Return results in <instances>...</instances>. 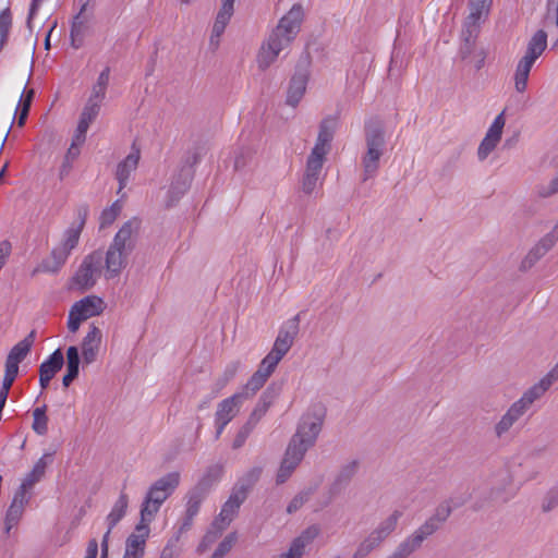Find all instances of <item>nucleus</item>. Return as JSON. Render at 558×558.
Instances as JSON below:
<instances>
[{
  "label": "nucleus",
  "mask_w": 558,
  "mask_h": 558,
  "mask_svg": "<svg viewBox=\"0 0 558 558\" xmlns=\"http://www.w3.org/2000/svg\"><path fill=\"white\" fill-rule=\"evenodd\" d=\"M31 500V495L23 489L17 488L5 514V532L9 533L21 520L26 505Z\"/></svg>",
  "instance_id": "22"
},
{
  "label": "nucleus",
  "mask_w": 558,
  "mask_h": 558,
  "mask_svg": "<svg viewBox=\"0 0 558 558\" xmlns=\"http://www.w3.org/2000/svg\"><path fill=\"white\" fill-rule=\"evenodd\" d=\"M327 155L328 154L319 151L318 148H313L306 160L305 173L320 177Z\"/></svg>",
  "instance_id": "38"
},
{
  "label": "nucleus",
  "mask_w": 558,
  "mask_h": 558,
  "mask_svg": "<svg viewBox=\"0 0 558 558\" xmlns=\"http://www.w3.org/2000/svg\"><path fill=\"white\" fill-rule=\"evenodd\" d=\"M558 507V485L553 487L544 497L542 502L543 512L547 513Z\"/></svg>",
  "instance_id": "53"
},
{
  "label": "nucleus",
  "mask_w": 558,
  "mask_h": 558,
  "mask_svg": "<svg viewBox=\"0 0 558 558\" xmlns=\"http://www.w3.org/2000/svg\"><path fill=\"white\" fill-rule=\"evenodd\" d=\"M140 221L129 220L116 233L106 254H104V268L106 279L118 277L128 265V257L135 247Z\"/></svg>",
  "instance_id": "2"
},
{
  "label": "nucleus",
  "mask_w": 558,
  "mask_h": 558,
  "mask_svg": "<svg viewBox=\"0 0 558 558\" xmlns=\"http://www.w3.org/2000/svg\"><path fill=\"white\" fill-rule=\"evenodd\" d=\"M468 31H469L468 24L463 23V28H462V33H461V36L463 39V45L460 48V56L462 59H466L471 54L473 46H474L475 40L480 33V27H476L474 36H472V37H469Z\"/></svg>",
  "instance_id": "46"
},
{
  "label": "nucleus",
  "mask_w": 558,
  "mask_h": 558,
  "mask_svg": "<svg viewBox=\"0 0 558 558\" xmlns=\"http://www.w3.org/2000/svg\"><path fill=\"white\" fill-rule=\"evenodd\" d=\"M337 124L338 119L336 117L329 116L323 119L319 124L317 140L313 148H318L319 151L329 154Z\"/></svg>",
  "instance_id": "26"
},
{
  "label": "nucleus",
  "mask_w": 558,
  "mask_h": 558,
  "mask_svg": "<svg viewBox=\"0 0 558 558\" xmlns=\"http://www.w3.org/2000/svg\"><path fill=\"white\" fill-rule=\"evenodd\" d=\"M385 539L373 530L357 546L353 554V558H365L373 550L378 548Z\"/></svg>",
  "instance_id": "35"
},
{
  "label": "nucleus",
  "mask_w": 558,
  "mask_h": 558,
  "mask_svg": "<svg viewBox=\"0 0 558 558\" xmlns=\"http://www.w3.org/2000/svg\"><path fill=\"white\" fill-rule=\"evenodd\" d=\"M64 364V356L60 349L53 351L50 356L44 361L39 366V373L53 378L56 374L62 368Z\"/></svg>",
  "instance_id": "36"
},
{
  "label": "nucleus",
  "mask_w": 558,
  "mask_h": 558,
  "mask_svg": "<svg viewBox=\"0 0 558 558\" xmlns=\"http://www.w3.org/2000/svg\"><path fill=\"white\" fill-rule=\"evenodd\" d=\"M122 206L116 201L110 207L105 208L100 215V229H105L113 223L121 211Z\"/></svg>",
  "instance_id": "47"
},
{
  "label": "nucleus",
  "mask_w": 558,
  "mask_h": 558,
  "mask_svg": "<svg viewBox=\"0 0 558 558\" xmlns=\"http://www.w3.org/2000/svg\"><path fill=\"white\" fill-rule=\"evenodd\" d=\"M326 416V410L320 404L311 407L300 418L296 432L290 439V444L307 451L311 449L322 432Z\"/></svg>",
  "instance_id": "6"
},
{
  "label": "nucleus",
  "mask_w": 558,
  "mask_h": 558,
  "mask_svg": "<svg viewBox=\"0 0 558 558\" xmlns=\"http://www.w3.org/2000/svg\"><path fill=\"white\" fill-rule=\"evenodd\" d=\"M242 402V395L236 393L219 402L215 414L216 421L229 424L238 414Z\"/></svg>",
  "instance_id": "32"
},
{
  "label": "nucleus",
  "mask_w": 558,
  "mask_h": 558,
  "mask_svg": "<svg viewBox=\"0 0 558 558\" xmlns=\"http://www.w3.org/2000/svg\"><path fill=\"white\" fill-rule=\"evenodd\" d=\"M320 533L318 525L313 524L306 527L290 545L287 553H283L288 558H301L304 549L310 545Z\"/></svg>",
  "instance_id": "27"
},
{
  "label": "nucleus",
  "mask_w": 558,
  "mask_h": 558,
  "mask_svg": "<svg viewBox=\"0 0 558 558\" xmlns=\"http://www.w3.org/2000/svg\"><path fill=\"white\" fill-rule=\"evenodd\" d=\"M547 47V33L538 29L529 40L524 56L518 61L517 68L531 72L535 61L543 54Z\"/></svg>",
  "instance_id": "11"
},
{
  "label": "nucleus",
  "mask_w": 558,
  "mask_h": 558,
  "mask_svg": "<svg viewBox=\"0 0 558 558\" xmlns=\"http://www.w3.org/2000/svg\"><path fill=\"white\" fill-rule=\"evenodd\" d=\"M307 451L300 449L295 445L288 444L283 459L280 463L279 470L276 476L277 484L286 483L293 474L295 469L299 466Z\"/></svg>",
  "instance_id": "14"
},
{
  "label": "nucleus",
  "mask_w": 558,
  "mask_h": 558,
  "mask_svg": "<svg viewBox=\"0 0 558 558\" xmlns=\"http://www.w3.org/2000/svg\"><path fill=\"white\" fill-rule=\"evenodd\" d=\"M402 512L395 510L386 519H384L376 529H374L384 539H386L396 529Z\"/></svg>",
  "instance_id": "40"
},
{
  "label": "nucleus",
  "mask_w": 558,
  "mask_h": 558,
  "mask_svg": "<svg viewBox=\"0 0 558 558\" xmlns=\"http://www.w3.org/2000/svg\"><path fill=\"white\" fill-rule=\"evenodd\" d=\"M47 405L44 404L34 409L33 411V430L40 436H44L48 432V416L46 415Z\"/></svg>",
  "instance_id": "41"
},
{
  "label": "nucleus",
  "mask_w": 558,
  "mask_h": 558,
  "mask_svg": "<svg viewBox=\"0 0 558 558\" xmlns=\"http://www.w3.org/2000/svg\"><path fill=\"white\" fill-rule=\"evenodd\" d=\"M546 254L535 244L525 255L520 264V270L526 271L531 269L541 258H543Z\"/></svg>",
  "instance_id": "48"
},
{
  "label": "nucleus",
  "mask_w": 558,
  "mask_h": 558,
  "mask_svg": "<svg viewBox=\"0 0 558 558\" xmlns=\"http://www.w3.org/2000/svg\"><path fill=\"white\" fill-rule=\"evenodd\" d=\"M254 428L255 426L246 422L236 433L232 442V448L235 450L240 449L245 444L246 439L248 438L250 434Z\"/></svg>",
  "instance_id": "54"
},
{
  "label": "nucleus",
  "mask_w": 558,
  "mask_h": 558,
  "mask_svg": "<svg viewBox=\"0 0 558 558\" xmlns=\"http://www.w3.org/2000/svg\"><path fill=\"white\" fill-rule=\"evenodd\" d=\"M316 487H307L296 494L287 507L288 513H294L298 511L315 493Z\"/></svg>",
  "instance_id": "44"
},
{
  "label": "nucleus",
  "mask_w": 558,
  "mask_h": 558,
  "mask_svg": "<svg viewBox=\"0 0 558 558\" xmlns=\"http://www.w3.org/2000/svg\"><path fill=\"white\" fill-rule=\"evenodd\" d=\"M529 75H530L529 72L522 71L515 66V72H514V76H513L515 92L522 94L526 90Z\"/></svg>",
  "instance_id": "56"
},
{
  "label": "nucleus",
  "mask_w": 558,
  "mask_h": 558,
  "mask_svg": "<svg viewBox=\"0 0 558 558\" xmlns=\"http://www.w3.org/2000/svg\"><path fill=\"white\" fill-rule=\"evenodd\" d=\"M318 180H319V177L304 173L303 180H302V191L305 194H312L314 192V190L316 189Z\"/></svg>",
  "instance_id": "64"
},
{
  "label": "nucleus",
  "mask_w": 558,
  "mask_h": 558,
  "mask_svg": "<svg viewBox=\"0 0 558 558\" xmlns=\"http://www.w3.org/2000/svg\"><path fill=\"white\" fill-rule=\"evenodd\" d=\"M452 508L448 502L440 504L435 512L427 518L416 530L407 536L396 549L386 558H409L417 551L423 543L435 534L448 520Z\"/></svg>",
  "instance_id": "4"
},
{
  "label": "nucleus",
  "mask_w": 558,
  "mask_h": 558,
  "mask_svg": "<svg viewBox=\"0 0 558 558\" xmlns=\"http://www.w3.org/2000/svg\"><path fill=\"white\" fill-rule=\"evenodd\" d=\"M102 340L101 330L95 325L89 326L87 335L83 338L81 349L83 363L89 365L97 360Z\"/></svg>",
  "instance_id": "20"
},
{
  "label": "nucleus",
  "mask_w": 558,
  "mask_h": 558,
  "mask_svg": "<svg viewBox=\"0 0 558 558\" xmlns=\"http://www.w3.org/2000/svg\"><path fill=\"white\" fill-rule=\"evenodd\" d=\"M299 329L300 314H296L294 317L282 324L274 342L272 349L286 355L293 345L294 339L299 333Z\"/></svg>",
  "instance_id": "17"
},
{
  "label": "nucleus",
  "mask_w": 558,
  "mask_h": 558,
  "mask_svg": "<svg viewBox=\"0 0 558 558\" xmlns=\"http://www.w3.org/2000/svg\"><path fill=\"white\" fill-rule=\"evenodd\" d=\"M17 374H19V369H16L14 367L5 366L4 376H3L2 386H1L0 391H3V392H5V395H9V391H10Z\"/></svg>",
  "instance_id": "59"
},
{
  "label": "nucleus",
  "mask_w": 558,
  "mask_h": 558,
  "mask_svg": "<svg viewBox=\"0 0 558 558\" xmlns=\"http://www.w3.org/2000/svg\"><path fill=\"white\" fill-rule=\"evenodd\" d=\"M195 517L196 515H194V514L185 512L179 526H178V530L174 532L173 535L178 536V538L181 539L182 534H184L191 530Z\"/></svg>",
  "instance_id": "60"
},
{
  "label": "nucleus",
  "mask_w": 558,
  "mask_h": 558,
  "mask_svg": "<svg viewBox=\"0 0 558 558\" xmlns=\"http://www.w3.org/2000/svg\"><path fill=\"white\" fill-rule=\"evenodd\" d=\"M89 214V208L86 204H82L76 208V221L72 223L74 228H78L83 231L87 217Z\"/></svg>",
  "instance_id": "61"
},
{
  "label": "nucleus",
  "mask_w": 558,
  "mask_h": 558,
  "mask_svg": "<svg viewBox=\"0 0 558 558\" xmlns=\"http://www.w3.org/2000/svg\"><path fill=\"white\" fill-rule=\"evenodd\" d=\"M100 102L101 101L94 99V97H89L81 113V118L92 123L99 113Z\"/></svg>",
  "instance_id": "51"
},
{
  "label": "nucleus",
  "mask_w": 558,
  "mask_h": 558,
  "mask_svg": "<svg viewBox=\"0 0 558 558\" xmlns=\"http://www.w3.org/2000/svg\"><path fill=\"white\" fill-rule=\"evenodd\" d=\"M268 378V376L257 368L243 387V390L236 395H242V400L253 397L265 385Z\"/></svg>",
  "instance_id": "37"
},
{
  "label": "nucleus",
  "mask_w": 558,
  "mask_h": 558,
  "mask_svg": "<svg viewBox=\"0 0 558 558\" xmlns=\"http://www.w3.org/2000/svg\"><path fill=\"white\" fill-rule=\"evenodd\" d=\"M225 530L226 529H222L220 524L215 527L211 524L210 529L204 535V537L198 546V550L203 551L208 546H210L213 543H215Z\"/></svg>",
  "instance_id": "52"
},
{
  "label": "nucleus",
  "mask_w": 558,
  "mask_h": 558,
  "mask_svg": "<svg viewBox=\"0 0 558 558\" xmlns=\"http://www.w3.org/2000/svg\"><path fill=\"white\" fill-rule=\"evenodd\" d=\"M53 461V453H45L33 466L32 471L23 478L20 489L27 492L38 483L45 475L46 469Z\"/></svg>",
  "instance_id": "31"
},
{
  "label": "nucleus",
  "mask_w": 558,
  "mask_h": 558,
  "mask_svg": "<svg viewBox=\"0 0 558 558\" xmlns=\"http://www.w3.org/2000/svg\"><path fill=\"white\" fill-rule=\"evenodd\" d=\"M312 56L305 49L295 65L294 73L290 80L286 102L289 106L295 107L303 98L307 82L311 74Z\"/></svg>",
  "instance_id": "7"
},
{
  "label": "nucleus",
  "mask_w": 558,
  "mask_h": 558,
  "mask_svg": "<svg viewBox=\"0 0 558 558\" xmlns=\"http://www.w3.org/2000/svg\"><path fill=\"white\" fill-rule=\"evenodd\" d=\"M245 499L246 497L243 492L233 488L228 500L223 504L220 513L213 521V526L215 527L220 524L222 529H227Z\"/></svg>",
  "instance_id": "18"
},
{
  "label": "nucleus",
  "mask_w": 558,
  "mask_h": 558,
  "mask_svg": "<svg viewBox=\"0 0 558 558\" xmlns=\"http://www.w3.org/2000/svg\"><path fill=\"white\" fill-rule=\"evenodd\" d=\"M240 365L241 364L239 361H233L226 366L222 375L217 379L215 384L217 390L222 389L231 379L234 378L240 368Z\"/></svg>",
  "instance_id": "49"
},
{
  "label": "nucleus",
  "mask_w": 558,
  "mask_h": 558,
  "mask_svg": "<svg viewBox=\"0 0 558 558\" xmlns=\"http://www.w3.org/2000/svg\"><path fill=\"white\" fill-rule=\"evenodd\" d=\"M262 468L255 466L245 473L243 477L235 484L233 487L235 490H241L244 493V496L247 498L248 492L253 488V486L257 483L262 474Z\"/></svg>",
  "instance_id": "39"
},
{
  "label": "nucleus",
  "mask_w": 558,
  "mask_h": 558,
  "mask_svg": "<svg viewBox=\"0 0 558 558\" xmlns=\"http://www.w3.org/2000/svg\"><path fill=\"white\" fill-rule=\"evenodd\" d=\"M280 390V386L275 384L269 385L262 393L256 407L254 408L246 422L253 426H256L260 418L266 414L270 405L274 403V401L277 399Z\"/></svg>",
  "instance_id": "23"
},
{
  "label": "nucleus",
  "mask_w": 558,
  "mask_h": 558,
  "mask_svg": "<svg viewBox=\"0 0 558 558\" xmlns=\"http://www.w3.org/2000/svg\"><path fill=\"white\" fill-rule=\"evenodd\" d=\"M360 463L357 460H351L342 464L330 485L329 493L332 496L340 494L351 483L357 473Z\"/></svg>",
  "instance_id": "25"
},
{
  "label": "nucleus",
  "mask_w": 558,
  "mask_h": 558,
  "mask_svg": "<svg viewBox=\"0 0 558 558\" xmlns=\"http://www.w3.org/2000/svg\"><path fill=\"white\" fill-rule=\"evenodd\" d=\"M80 353L75 345H71L66 350V373L78 376L80 373Z\"/></svg>",
  "instance_id": "50"
},
{
  "label": "nucleus",
  "mask_w": 558,
  "mask_h": 558,
  "mask_svg": "<svg viewBox=\"0 0 558 558\" xmlns=\"http://www.w3.org/2000/svg\"><path fill=\"white\" fill-rule=\"evenodd\" d=\"M140 161V149L132 146V151L117 166L116 179L119 182L120 193L128 184L131 173L134 172Z\"/></svg>",
  "instance_id": "24"
},
{
  "label": "nucleus",
  "mask_w": 558,
  "mask_h": 558,
  "mask_svg": "<svg viewBox=\"0 0 558 558\" xmlns=\"http://www.w3.org/2000/svg\"><path fill=\"white\" fill-rule=\"evenodd\" d=\"M365 153L361 158L363 182L376 177L380 159L386 151V128L378 117H372L364 123Z\"/></svg>",
  "instance_id": "3"
},
{
  "label": "nucleus",
  "mask_w": 558,
  "mask_h": 558,
  "mask_svg": "<svg viewBox=\"0 0 558 558\" xmlns=\"http://www.w3.org/2000/svg\"><path fill=\"white\" fill-rule=\"evenodd\" d=\"M129 507V496L124 492V488L121 490L119 498L114 502L111 511L106 518L107 523V532L108 536H110V533L112 529L124 518L126 514V510Z\"/></svg>",
  "instance_id": "33"
},
{
  "label": "nucleus",
  "mask_w": 558,
  "mask_h": 558,
  "mask_svg": "<svg viewBox=\"0 0 558 558\" xmlns=\"http://www.w3.org/2000/svg\"><path fill=\"white\" fill-rule=\"evenodd\" d=\"M12 26V14L10 8H5L0 13V36L8 38Z\"/></svg>",
  "instance_id": "57"
},
{
  "label": "nucleus",
  "mask_w": 558,
  "mask_h": 558,
  "mask_svg": "<svg viewBox=\"0 0 558 558\" xmlns=\"http://www.w3.org/2000/svg\"><path fill=\"white\" fill-rule=\"evenodd\" d=\"M150 529L146 524L137 523L135 530L125 541L123 558H144L146 541Z\"/></svg>",
  "instance_id": "16"
},
{
  "label": "nucleus",
  "mask_w": 558,
  "mask_h": 558,
  "mask_svg": "<svg viewBox=\"0 0 558 558\" xmlns=\"http://www.w3.org/2000/svg\"><path fill=\"white\" fill-rule=\"evenodd\" d=\"M180 539L178 536L172 535L168 542L167 545L163 547L160 558H174L179 555V544Z\"/></svg>",
  "instance_id": "58"
},
{
  "label": "nucleus",
  "mask_w": 558,
  "mask_h": 558,
  "mask_svg": "<svg viewBox=\"0 0 558 558\" xmlns=\"http://www.w3.org/2000/svg\"><path fill=\"white\" fill-rule=\"evenodd\" d=\"M102 300L94 295L75 302L69 312L68 329L73 333L76 332L83 322L102 313Z\"/></svg>",
  "instance_id": "9"
},
{
  "label": "nucleus",
  "mask_w": 558,
  "mask_h": 558,
  "mask_svg": "<svg viewBox=\"0 0 558 558\" xmlns=\"http://www.w3.org/2000/svg\"><path fill=\"white\" fill-rule=\"evenodd\" d=\"M554 194H558V175L554 178L547 185H542L538 189V195L541 197H549Z\"/></svg>",
  "instance_id": "63"
},
{
  "label": "nucleus",
  "mask_w": 558,
  "mask_h": 558,
  "mask_svg": "<svg viewBox=\"0 0 558 558\" xmlns=\"http://www.w3.org/2000/svg\"><path fill=\"white\" fill-rule=\"evenodd\" d=\"M236 542V534L234 532L229 533L218 545L216 550L226 556L233 547Z\"/></svg>",
  "instance_id": "62"
},
{
  "label": "nucleus",
  "mask_w": 558,
  "mask_h": 558,
  "mask_svg": "<svg viewBox=\"0 0 558 558\" xmlns=\"http://www.w3.org/2000/svg\"><path fill=\"white\" fill-rule=\"evenodd\" d=\"M232 15L230 14L218 12L213 25L211 34H214L215 37H221Z\"/></svg>",
  "instance_id": "55"
},
{
  "label": "nucleus",
  "mask_w": 558,
  "mask_h": 558,
  "mask_svg": "<svg viewBox=\"0 0 558 558\" xmlns=\"http://www.w3.org/2000/svg\"><path fill=\"white\" fill-rule=\"evenodd\" d=\"M284 354L271 349L270 352L262 360L258 369L269 377L275 372Z\"/></svg>",
  "instance_id": "42"
},
{
  "label": "nucleus",
  "mask_w": 558,
  "mask_h": 558,
  "mask_svg": "<svg viewBox=\"0 0 558 558\" xmlns=\"http://www.w3.org/2000/svg\"><path fill=\"white\" fill-rule=\"evenodd\" d=\"M104 269V253L99 250L86 255L72 278L74 286L83 291L93 288Z\"/></svg>",
  "instance_id": "8"
},
{
  "label": "nucleus",
  "mask_w": 558,
  "mask_h": 558,
  "mask_svg": "<svg viewBox=\"0 0 558 558\" xmlns=\"http://www.w3.org/2000/svg\"><path fill=\"white\" fill-rule=\"evenodd\" d=\"M557 380L547 373L538 383L530 387L523 392L520 399L514 401L525 412L530 410L532 404L541 399L545 392L553 386Z\"/></svg>",
  "instance_id": "21"
},
{
  "label": "nucleus",
  "mask_w": 558,
  "mask_h": 558,
  "mask_svg": "<svg viewBox=\"0 0 558 558\" xmlns=\"http://www.w3.org/2000/svg\"><path fill=\"white\" fill-rule=\"evenodd\" d=\"M180 484V473L170 472L155 481L148 488L141 505L140 523L149 526L162 504L174 493Z\"/></svg>",
  "instance_id": "5"
},
{
  "label": "nucleus",
  "mask_w": 558,
  "mask_h": 558,
  "mask_svg": "<svg viewBox=\"0 0 558 558\" xmlns=\"http://www.w3.org/2000/svg\"><path fill=\"white\" fill-rule=\"evenodd\" d=\"M70 252L62 246H56L49 258L41 263V269L47 272H57L66 262Z\"/></svg>",
  "instance_id": "34"
},
{
  "label": "nucleus",
  "mask_w": 558,
  "mask_h": 558,
  "mask_svg": "<svg viewBox=\"0 0 558 558\" xmlns=\"http://www.w3.org/2000/svg\"><path fill=\"white\" fill-rule=\"evenodd\" d=\"M109 75L110 69L107 66L99 74L97 83L93 87L90 97H94V99H97L99 101H102L106 95L107 86L109 84Z\"/></svg>",
  "instance_id": "43"
},
{
  "label": "nucleus",
  "mask_w": 558,
  "mask_h": 558,
  "mask_svg": "<svg viewBox=\"0 0 558 558\" xmlns=\"http://www.w3.org/2000/svg\"><path fill=\"white\" fill-rule=\"evenodd\" d=\"M505 123L506 120L504 117V112H501L495 118L489 129L487 130L485 137L483 138L478 146L477 157L480 160H485L489 156V154L496 148V146L501 140Z\"/></svg>",
  "instance_id": "15"
},
{
  "label": "nucleus",
  "mask_w": 558,
  "mask_h": 558,
  "mask_svg": "<svg viewBox=\"0 0 558 558\" xmlns=\"http://www.w3.org/2000/svg\"><path fill=\"white\" fill-rule=\"evenodd\" d=\"M526 412L513 402L494 426V434L502 438Z\"/></svg>",
  "instance_id": "29"
},
{
  "label": "nucleus",
  "mask_w": 558,
  "mask_h": 558,
  "mask_svg": "<svg viewBox=\"0 0 558 558\" xmlns=\"http://www.w3.org/2000/svg\"><path fill=\"white\" fill-rule=\"evenodd\" d=\"M493 0H469V15L465 17L464 23L469 27V37L474 36L476 27H481V24L486 20L489 14Z\"/></svg>",
  "instance_id": "19"
},
{
  "label": "nucleus",
  "mask_w": 558,
  "mask_h": 558,
  "mask_svg": "<svg viewBox=\"0 0 558 558\" xmlns=\"http://www.w3.org/2000/svg\"><path fill=\"white\" fill-rule=\"evenodd\" d=\"M199 160L197 153H194L187 158L186 167H183L180 172L174 177L168 191V199L166 202L167 207H172L187 192L193 180L194 171L192 167Z\"/></svg>",
  "instance_id": "10"
},
{
  "label": "nucleus",
  "mask_w": 558,
  "mask_h": 558,
  "mask_svg": "<svg viewBox=\"0 0 558 558\" xmlns=\"http://www.w3.org/2000/svg\"><path fill=\"white\" fill-rule=\"evenodd\" d=\"M93 13L87 12V3L81 7L80 12L73 17L71 26V45L78 49L84 45L85 38L92 33Z\"/></svg>",
  "instance_id": "13"
},
{
  "label": "nucleus",
  "mask_w": 558,
  "mask_h": 558,
  "mask_svg": "<svg viewBox=\"0 0 558 558\" xmlns=\"http://www.w3.org/2000/svg\"><path fill=\"white\" fill-rule=\"evenodd\" d=\"M547 47V33L538 29L529 40L524 56L518 61L517 68L531 72L535 61L543 54Z\"/></svg>",
  "instance_id": "12"
},
{
  "label": "nucleus",
  "mask_w": 558,
  "mask_h": 558,
  "mask_svg": "<svg viewBox=\"0 0 558 558\" xmlns=\"http://www.w3.org/2000/svg\"><path fill=\"white\" fill-rule=\"evenodd\" d=\"M36 331L32 330L23 340L17 342L9 352L5 366L19 369V364L27 356L34 344Z\"/></svg>",
  "instance_id": "28"
},
{
  "label": "nucleus",
  "mask_w": 558,
  "mask_h": 558,
  "mask_svg": "<svg viewBox=\"0 0 558 558\" xmlns=\"http://www.w3.org/2000/svg\"><path fill=\"white\" fill-rule=\"evenodd\" d=\"M81 233L82 230H80L78 228H74L73 226H70L64 231L62 241L59 245L71 253L72 250H74L77 246Z\"/></svg>",
  "instance_id": "45"
},
{
  "label": "nucleus",
  "mask_w": 558,
  "mask_h": 558,
  "mask_svg": "<svg viewBox=\"0 0 558 558\" xmlns=\"http://www.w3.org/2000/svg\"><path fill=\"white\" fill-rule=\"evenodd\" d=\"M208 493L209 482L208 480L203 478L187 492L185 512L197 515L201 505L207 497Z\"/></svg>",
  "instance_id": "30"
},
{
  "label": "nucleus",
  "mask_w": 558,
  "mask_h": 558,
  "mask_svg": "<svg viewBox=\"0 0 558 558\" xmlns=\"http://www.w3.org/2000/svg\"><path fill=\"white\" fill-rule=\"evenodd\" d=\"M303 19L304 11L300 3L293 4L289 12L280 19L260 48L257 58L259 69H268L280 52L291 45L301 29Z\"/></svg>",
  "instance_id": "1"
}]
</instances>
